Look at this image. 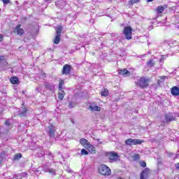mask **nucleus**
I'll use <instances>...</instances> for the list:
<instances>
[{
	"label": "nucleus",
	"instance_id": "nucleus-6",
	"mask_svg": "<svg viewBox=\"0 0 179 179\" xmlns=\"http://www.w3.org/2000/svg\"><path fill=\"white\" fill-rule=\"evenodd\" d=\"M150 176V170L146 168L144 171H143L141 173L140 179H148Z\"/></svg>",
	"mask_w": 179,
	"mask_h": 179
},
{
	"label": "nucleus",
	"instance_id": "nucleus-37",
	"mask_svg": "<svg viewBox=\"0 0 179 179\" xmlns=\"http://www.w3.org/2000/svg\"><path fill=\"white\" fill-rule=\"evenodd\" d=\"M3 3H9V0H2Z\"/></svg>",
	"mask_w": 179,
	"mask_h": 179
},
{
	"label": "nucleus",
	"instance_id": "nucleus-25",
	"mask_svg": "<svg viewBox=\"0 0 179 179\" xmlns=\"http://www.w3.org/2000/svg\"><path fill=\"white\" fill-rule=\"evenodd\" d=\"M26 113H27V109L24 108L23 111L20 113L18 115H20V117H24V115H26Z\"/></svg>",
	"mask_w": 179,
	"mask_h": 179
},
{
	"label": "nucleus",
	"instance_id": "nucleus-16",
	"mask_svg": "<svg viewBox=\"0 0 179 179\" xmlns=\"http://www.w3.org/2000/svg\"><path fill=\"white\" fill-rule=\"evenodd\" d=\"M44 86L48 90H54V85L49 83H45Z\"/></svg>",
	"mask_w": 179,
	"mask_h": 179
},
{
	"label": "nucleus",
	"instance_id": "nucleus-24",
	"mask_svg": "<svg viewBox=\"0 0 179 179\" xmlns=\"http://www.w3.org/2000/svg\"><path fill=\"white\" fill-rule=\"evenodd\" d=\"M140 1H141V0H129V1H128V3H129V5L132 6V5H134V3H138L140 2Z\"/></svg>",
	"mask_w": 179,
	"mask_h": 179
},
{
	"label": "nucleus",
	"instance_id": "nucleus-15",
	"mask_svg": "<svg viewBox=\"0 0 179 179\" xmlns=\"http://www.w3.org/2000/svg\"><path fill=\"white\" fill-rule=\"evenodd\" d=\"M10 82L13 85H17V83H19V78H17V77H11L10 78Z\"/></svg>",
	"mask_w": 179,
	"mask_h": 179
},
{
	"label": "nucleus",
	"instance_id": "nucleus-47",
	"mask_svg": "<svg viewBox=\"0 0 179 179\" xmlns=\"http://www.w3.org/2000/svg\"><path fill=\"white\" fill-rule=\"evenodd\" d=\"M69 173H71V170L69 171Z\"/></svg>",
	"mask_w": 179,
	"mask_h": 179
},
{
	"label": "nucleus",
	"instance_id": "nucleus-36",
	"mask_svg": "<svg viewBox=\"0 0 179 179\" xmlns=\"http://www.w3.org/2000/svg\"><path fill=\"white\" fill-rule=\"evenodd\" d=\"M36 90L38 92H41V87H36Z\"/></svg>",
	"mask_w": 179,
	"mask_h": 179
},
{
	"label": "nucleus",
	"instance_id": "nucleus-17",
	"mask_svg": "<svg viewBox=\"0 0 179 179\" xmlns=\"http://www.w3.org/2000/svg\"><path fill=\"white\" fill-rule=\"evenodd\" d=\"M166 8H167V6H165V7L162 6H158L157 8V12L158 13H163V12H164V9H166Z\"/></svg>",
	"mask_w": 179,
	"mask_h": 179
},
{
	"label": "nucleus",
	"instance_id": "nucleus-3",
	"mask_svg": "<svg viewBox=\"0 0 179 179\" xmlns=\"http://www.w3.org/2000/svg\"><path fill=\"white\" fill-rule=\"evenodd\" d=\"M125 143L129 146H134V145H142L143 141L141 139L129 138L125 141Z\"/></svg>",
	"mask_w": 179,
	"mask_h": 179
},
{
	"label": "nucleus",
	"instance_id": "nucleus-19",
	"mask_svg": "<svg viewBox=\"0 0 179 179\" xmlns=\"http://www.w3.org/2000/svg\"><path fill=\"white\" fill-rule=\"evenodd\" d=\"M64 97H65V92L62 90H59V100H64Z\"/></svg>",
	"mask_w": 179,
	"mask_h": 179
},
{
	"label": "nucleus",
	"instance_id": "nucleus-2",
	"mask_svg": "<svg viewBox=\"0 0 179 179\" xmlns=\"http://www.w3.org/2000/svg\"><path fill=\"white\" fill-rule=\"evenodd\" d=\"M99 171L102 176H111V169L106 164H102L99 168Z\"/></svg>",
	"mask_w": 179,
	"mask_h": 179
},
{
	"label": "nucleus",
	"instance_id": "nucleus-48",
	"mask_svg": "<svg viewBox=\"0 0 179 179\" xmlns=\"http://www.w3.org/2000/svg\"><path fill=\"white\" fill-rule=\"evenodd\" d=\"M1 160H0V164H1Z\"/></svg>",
	"mask_w": 179,
	"mask_h": 179
},
{
	"label": "nucleus",
	"instance_id": "nucleus-12",
	"mask_svg": "<svg viewBox=\"0 0 179 179\" xmlns=\"http://www.w3.org/2000/svg\"><path fill=\"white\" fill-rule=\"evenodd\" d=\"M86 148H87V150H89L90 153L96 154V148L92 144L90 143L89 145L86 147Z\"/></svg>",
	"mask_w": 179,
	"mask_h": 179
},
{
	"label": "nucleus",
	"instance_id": "nucleus-13",
	"mask_svg": "<svg viewBox=\"0 0 179 179\" xmlns=\"http://www.w3.org/2000/svg\"><path fill=\"white\" fill-rule=\"evenodd\" d=\"M166 122H171V121H174V116L171 113H169L165 115Z\"/></svg>",
	"mask_w": 179,
	"mask_h": 179
},
{
	"label": "nucleus",
	"instance_id": "nucleus-9",
	"mask_svg": "<svg viewBox=\"0 0 179 179\" xmlns=\"http://www.w3.org/2000/svg\"><path fill=\"white\" fill-rule=\"evenodd\" d=\"M62 73V75H69L71 73V66L69 64H64Z\"/></svg>",
	"mask_w": 179,
	"mask_h": 179
},
{
	"label": "nucleus",
	"instance_id": "nucleus-39",
	"mask_svg": "<svg viewBox=\"0 0 179 179\" xmlns=\"http://www.w3.org/2000/svg\"><path fill=\"white\" fill-rule=\"evenodd\" d=\"M2 40H3L2 36L0 35V42L2 41Z\"/></svg>",
	"mask_w": 179,
	"mask_h": 179
},
{
	"label": "nucleus",
	"instance_id": "nucleus-27",
	"mask_svg": "<svg viewBox=\"0 0 179 179\" xmlns=\"http://www.w3.org/2000/svg\"><path fill=\"white\" fill-rule=\"evenodd\" d=\"M46 173H50V174H55V170L54 169H48L45 170Z\"/></svg>",
	"mask_w": 179,
	"mask_h": 179
},
{
	"label": "nucleus",
	"instance_id": "nucleus-26",
	"mask_svg": "<svg viewBox=\"0 0 179 179\" xmlns=\"http://www.w3.org/2000/svg\"><path fill=\"white\" fill-rule=\"evenodd\" d=\"M22 158V154L17 153L15 155L14 157V160H19L20 159Z\"/></svg>",
	"mask_w": 179,
	"mask_h": 179
},
{
	"label": "nucleus",
	"instance_id": "nucleus-34",
	"mask_svg": "<svg viewBox=\"0 0 179 179\" xmlns=\"http://www.w3.org/2000/svg\"><path fill=\"white\" fill-rule=\"evenodd\" d=\"M162 80H164V79H167V76H162L160 77Z\"/></svg>",
	"mask_w": 179,
	"mask_h": 179
},
{
	"label": "nucleus",
	"instance_id": "nucleus-46",
	"mask_svg": "<svg viewBox=\"0 0 179 179\" xmlns=\"http://www.w3.org/2000/svg\"><path fill=\"white\" fill-rule=\"evenodd\" d=\"M45 2H48V0H45Z\"/></svg>",
	"mask_w": 179,
	"mask_h": 179
},
{
	"label": "nucleus",
	"instance_id": "nucleus-44",
	"mask_svg": "<svg viewBox=\"0 0 179 179\" xmlns=\"http://www.w3.org/2000/svg\"><path fill=\"white\" fill-rule=\"evenodd\" d=\"M111 36H115V34H112Z\"/></svg>",
	"mask_w": 179,
	"mask_h": 179
},
{
	"label": "nucleus",
	"instance_id": "nucleus-28",
	"mask_svg": "<svg viewBox=\"0 0 179 179\" xmlns=\"http://www.w3.org/2000/svg\"><path fill=\"white\" fill-rule=\"evenodd\" d=\"M65 83L64 82V80H62L59 83V90H62V86H64V84Z\"/></svg>",
	"mask_w": 179,
	"mask_h": 179
},
{
	"label": "nucleus",
	"instance_id": "nucleus-14",
	"mask_svg": "<svg viewBox=\"0 0 179 179\" xmlns=\"http://www.w3.org/2000/svg\"><path fill=\"white\" fill-rule=\"evenodd\" d=\"M80 145H82V146H83L84 148L87 147L90 143H89V141H87V140H86L85 138H81L80 140Z\"/></svg>",
	"mask_w": 179,
	"mask_h": 179
},
{
	"label": "nucleus",
	"instance_id": "nucleus-30",
	"mask_svg": "<svg viewBox=\"0 0 179 179\" xmlns=\"http://www.w3.org/2000/svg\"><path fill=\"white\" fill-rule=\"evenodd\" d=\"M69 108H73L75 107V103L73 102H70L69 105Z\"/></svg>",
	"mask_w": 179,
	"mask_h": 179
},
{
	"label": "nucleus",
	"instance_id": "nucleus-35",
	"mask_svg": "<svg viewBox=\"0 0 179 179\" xmlns=\"http://www.w3.org/2000/svg\"><path fill=\"white\" fill-rule=\"evenodd\" d=\"M98 145H103V142L100 141V139H96Z\"/></svg>",
	"mask_w": 179,
	"mask_h": 179
},
{
	"label": "nucleus",
	"instance_id": "nucleus-8",
	"mask_svg": "<svg viewBox=\"0 0 179 179\" xmlns=\"http://www.w3.org/2000/svg\"><path fill=\"white\" fill-rule=\"evenodd\" d=\"M48 129L49 131V136L50 138H55V127L50 124Z\"/></svg>",
	"mask_w": 179,
	"mask_h": 179
},
{
	"label": "nucleus",
	"instance_id": "nucleus-23",
	"mask_svg": "<svg viewBox=\"0 0 179 179\" xmlns=\"http://www.w3.org/2000/svg\"><path fill=\"white\" fill-rule=\"evenodd\" d=\"M62 31V26H59L57 28V36H61V32Z\"/></svg>",
	"mask_w": 179,
	"mask_h": 179
},
{
	"label": "nucleus",
	"instance_id": "nucleus-33",
	"mask_svg": "<svg viewBox=\"0 0 179 179\" xmlns=\"http://www.w3.org/2000/svg\"><path fill=\"white\" fill-rule=\"evenodd\" d=\"M139 157H140L139 154H136L134 155V159H136V160H138V159H139Z\"/></svg>",
	"mask_w": 179,
	"mask_h": 179
},
{
	"label": "nucleus",
	"instance_id": "nucleus-11",
	"mask_svg": "<svg viewBox=\"0 0 179 179\" xmlns=\"http://www.w3.org/2000/svg\"><path fill=\"white\" fill-rule=\"evenodd\" d=\"M172 96H179V88L177 86L173 87L171 90Z\"/></svg>",
	"mask_w": 179,
	"mask_h": 179
},
{
	"label": "nucleus",
	"instance_id": "nucleus-20",
	"mask_svg": "<svg viewBox=\"0 0 179 179\" xmlns=\"http://www.w3.org/2000/svg\"><path fill=\"white\" fill-rule=\"evenodd\" d=\"M59 41H61L60 36L59 35H56V36L54 39L55 44H59Z\"/></svg>",
	"mask_w": 179,
	"mask_h": 179
},
{
	"label": "nucleus",
	"instance_id": "nucleus-5",
	"mask_svg": "<svg viewBox=\"0 0 179 179\" xmlns=\"http://www.w3.org/2000/svg\"><path fill=\"white\" fill-rule=\"evenodd\" d=\"M108 157L110 160V162H117L120 157H118V154L117 152H110L108 154Z\"/></svg>",
	"mask_w": 179,
	"mask_h": 179
},
{
	"label": "nucleus",
	"instance_id": "nucleus-22",
	"mask_svg": "<svg viewBox=\"0 0 179 179\" xmlns=\"http://www.w3.org/2000/svg\"><path fill=\"white\" fill-rule=\"evenodd\" d=\"M147 65L150 66V68H152V66H155V61H153V59H150L149 62H148Z\"/></svg>",
	"mask_w": 179,
	"mask_h": 179
},
{
	"label": "nucleus",
	"instance_id": "nucleus-41",
	"mask_svg": "<svg viewBox=\"0 0 179 179\" xmlns=\"http://www.w3.org/2000/svg\"><path fill=\"white\" fill-rule=\"evenodd\" d=\"M176 168L178 169V170H179V163L177 164Z\"/></svg>",
	"mask_w": 179,
	"mask_h": 179
},
{
	"label": "nucleus",
	"instance_id": "nucleus-10",
	"mask_svg": "<svg viewBox=\"0 0 179 179\" xmlns=\"http://www.w3.org/2000/svg\"><path fill=\"white\" fill-rule=\"evenodd\" d=\"M89 109L90 110V111H100V110H101V108L97 106V103H92L89 105Z\"/></svg>",
	"mask_w": 179,
	"mask_h": 179
},
{
	"label": "nucleus",
	"instance_id": "nucleus-18",
	"mask_svg": "<svg viewBox=\"0 0 179 179\" xmlns=\"http://www.w3.org/2000/svg\"><path fill=\"white\" fill-rule=\"evenodd\" d=\"M129 71L127 69L119 70V75H128Z\"/></svg>",
	"mask_w": 179,
	"mask_h": 179
},
{
	"label": "nucleus",
	"instance_id": "nucleus-40",
	"mask_svg": "<svg viewBox=\"0 0 179 179\" xmlns=\"http://www.w3.org/2000/svg\"><path fill=\"white\" fill-rule=\"evenodd\" d=\"M2 59H3V56H0V61H2Z\"/></svg>",
	"mask_w": 179,
	"mask_h": 179
},
{
	"label": "nucleus",
	"instance_id": "nucleus-43",
	"mask_svg": "<svg viewBox=\"0 0 179 179\" xmlns=\"http://www.w3.org/2000/svg\"><path fill=\"white\" fill-rule=\"evenodd\" d=\"M56 6H58V2L55 3Z\"/></svg>",
	"mask_w": 179,
	"mask_h": 179
},
{
	"label": "nucleus",
	"instance_id": "nucleus-31",
	"mask_svg": "<svg viewBox=\"0 0 179 179\" xmlns=\"http://www.w3.org/2000/svg\"><path fill=\"white\" fill-rule=\"evenodd\" d=\"M140 164H141V167H146V162H141Z\"/></svg>",
	"mask_w": 179,
	"mask_h": 179
},
{
	"label": "nucleus",
	"instance_id": "nucleus-21",
	"mask_svg": "<svg viewBox=\"0 0 179 179\" xmlns=\"http://www.w3.org/2000/svg\"><path fill=\"white\" fill-rule=\"evenodd\" d=\"M101 94L103 97H107V96H108V90L106 89V90L101 91Z\"/></svg>",
	"mask_w": 179,
	"mask_h": 179
},
{
	"label": "nucleus",
	"instance_id": "nucleus-45",
	"mask_svg": "<svg viewBox=\"0 0 179 179\" xmlns=\"http://www.w3.org/2000/svg\"><path fill=\"white\" fill-rule=\"evenodd\" d=\"M117 179H122L121 177H120V178H117Z\"/></svg>",
	"mask_w": 179,
	"mask_h": 179
},
{
	"label": "nucleus",
	"instance_id": "nucleus-1",
	"mask_svg": "<svg viewBox=\"0 0 179 179\" xmlns=\"http://www.w3.org/2000/svg\"><path fill=\"white\" fill-rule=\"evenodd\" d=\"M149 82H150V79L141 77L137 80L136 83L139 86V87L145 89V87H148L149 86Z\"/></svg>",
	"mask_w": 179,
	"mask_h": 179
},
{
	"label": "nucleus",
	"instance_id": "nucleus-38",
	"mask_svg": "<svg viewBox=\"0 0 179 179\" xmlns=\"http://www.w3.org/2000/svg\"><path fill=\"white\" fill-rule=\"evenodd\" d=\"M26 176H27V173H22V177H26Z\"/></svg>",
	"mask_w": 179,
	"mask_h": 179
},
{
	"label": "nucleus",
	"instance_id": "nucleus-32",
	"mask_svg": "<svg viewBox=\"0 0 179 179\" xmlns=\"http://www.w3.org/2000/svg\"><path fill=\"white\" fill-rule=\"evenodd\" d=\"M5 124L6 127H10V122L9 121V120H6Z\"/></svg>",
	"mask_w": 179,
	"mask_h": 179
},
{
	"label": "nucleus",
	"instance_id": "nucleus-7",
	"mask_svg": "<svg viewBox=\"0 0 179 179\" xmlns=\"http://www.w3.org/2000/svg\"><path fill=\"white\" fill-rule=\"evenodd\" d=\"M22 24H18L15 29H14V33H17L18 36H22V34H24V30L21 28Z\"/></svg>",
	"mask_w": 179,
	"mask_h": 179
},
{
	"label": "nucleus",
	"instance_id": "nucleus-4",
	"mask_svg": "<svg viewBox=\"0 0 179 179\" xmlns=\"http://www.w3.org/2000/svg\"><path fill=\"white\" fill-rule=\"evenodd\" d=\"M123 33L127 40H131L132 38V28L129 26L124 27Z\"/></svg>",
	"mask_w": 179,
	"mask_h": 179
},
{
	"label": "nucleus",
	"instance_id": "nucleus-29",
	"mask_svg": "<svg viewBox=\"0 0 179 179\" xmlns=\"http://www.w3.org/2000/svg\"><path fill=\"white\" fill-rule=\"evenodd\" d=\"M81 155H89V152H87V150H86V149H82Z\"/></svg>",
	"mask_w": 179,
	"mask_h": 179
},
{
	"label": "nucleus",
	"instance_id": "nucleus-42",
	"mask_svg": "<svg viewBox=\"0 0 179 179\" xmlns=\"http://www.w3.org/2000/svg\"><path fill=\"white\" fill-rule=\"evenodd\" d=\"M148 2H152L153 0H147Z\"/></svg>",
	"mask_w": 179,
	"mask_h": 179
}]
</instances>
